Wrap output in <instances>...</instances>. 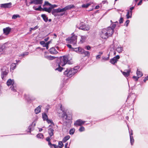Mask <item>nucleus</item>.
<instances>
[{
  "mask_svg": "<svg viewBox=\"0 0 148 148\" xmlns=\"http://www.w3.org/2000/svg\"><path fill=\"white\" fill-rule=\"evenodd\" d=\"M59 62H55L52 64V67L56 71L61 72L65 68L62 66H64L66 64H73V62L69 60L68 57L67 56H64L60 58Z\"/></svg>",
  "mask_w": 148,
  "mask_h": 148,
  "instance_id": "1",
  "label": "nucleus"
},
{
  "mask_svg": "<svg viewBox=\"0 0 148 148\" xmlns=\"http://www.w3.org/2000/svg\"><path fill=\"white\" fill-rule=\"evenodd\" d=\"M60 109L63 112L62 115V118L63 124L66 126H70L72 122V115L71 114H67L65 109L62 107V105H61Z\"/></svg>",
  "mask_w": 148,
  "mask_h": 148,
  "instance_id": "2",
  "label": "nucleus"
},
{
  "mask_svg": "<svg viewBox=\"0 0 148 148\" xmlns=\"http://www.w3.org/2000/svg\"><path fill=\"white\" fill-rule=\"evenodd\" d=\"M79 66H75L74 68H67L64 73V75L69 78L74 75L78 71Z\"/></svg>",
  "mask_w": 148,
  "mask_h": 148,
  "instance_id": "3",
  "label": "nucleus"
},
{
  "mask_svg": "<svg viewBox=\"0 0 148 148\" xmlns=\"http://www.w3.org/2000/svg\"><path fill=\"white\" fill-rule=\"evenodd\" d=\"M113 33L112 29L107 27L102 29L100 36L102 38L106 39L112 36Z\"/></svg>",
  "mask_w": 148,
  "mask_h": 148,
  "instance_id": "4",
  "label": "nucleus"
},
{
  "mask_svg": "<svg viewBox=\"0 0 148 148\" xmlns=\"http://www.w3.org/2000/svg\"><path fill=\"white\" fill-rule=\"evenodd\" d=\"M77 36L73 35L71 37H69L66 39V40L69 43H70L75 46L76 44Z\"/></svg>",
  "mask_w": 148,
  "mask_h": 148,
  "instance_id": "5",
  "label": "nucleus"
},
{
  "mask_svg": "<svg viewBox=\"0 0 148 148\" xmlns=\"http://www.w3.org/2000/svg\"><path fill=\"white\" fill-rule=\"evenodd\" d=\"M1 77L3 80H4L5 77L7 75L9 72L8 68L6 66H3L1 69Z\"/></svg>",
  "mask_w": 148,
  "mask_h": 148,
  "instance_id": "6",
  "label": "nucleus"
},
{
  "mask_svg": "<svg viewBox=\"0 0 148 148\" xmlns=\"http://www.w3.org/2000/svg\"><path fill=\"white\" fill-rule=\"evenodd\" d=\"M77 27L79 29H81L84 31H88L90 29L89 26H86L83 22L80 23L79 25L77 26Z\"/></svg>",
  "mask_w": 148,
  "mask_h": 148,
  "instance_id": "7",
  "label": "nucleus"
},
{
  "mask_svg": "<svg viewBox=\"0 0 148 148\" xmlns=\"http://www.w3.org/2000/svg\"><path fill=\"white\" fill-rule=\"evenodd\" d=\"M43 0H32L29 2V5L34 4L35 5H41L43 3Z\"/></svg>",
  "mask_w": 148,
  "mask_h": 148,
  "instance_id": "8",
  "label": "nucleus"
},
{
  "mask_svg": "<svg viewBox=\"0 0 148 148\" xmlns=\"http://www.w3.org/2000/svg\"><path fill=\"white\" fill-rule=\"evenodd\" d=\"M24 96L28 102L30 103L32 101L34 100L35 99V97H32L29 95H25Z\"/></svg>",
  "mask_w": 148,
  "mask_h": 148,
  "instance_id": "9",
  "label": "nucleus"
},
{
  "mask_svg": "<svg viewBox=\"0 0 148 148\" xmlns=\"http://www.w3.org/2000/svg\"><path fill=\"white\" fill-rule=\"evenodd\" d=\"M86 121H83L80 119H79L77 120L74 123V125L75 126H81Z\"/></svg>",
  "mask_w": 148,
  "mask_h": 148,
  "instance_id": "10",
  "label": "nucleus"
},
{
  "mask_svg": "<svg viewBox=\"0 0 148 148\" xmlns=\"http://www.w3.org/2000/svg\"><path fill=\"white\" fill-rule=\"evenodd\" d=\"M12 3L10 2L8 3L1 4H0V7L4 8H10L12 6Z\"/></svg>",
  "mask_w": 148,
  "mask_h": 148,
  "instance_id": "11",
  "label": "nucleus"
},
{
  "mask_svg": "<svg viewBox=\"0 0 148 148\" xmlns=\"http://www.w3.org/2000/svg\"><path fill=\"white\" fill-rule=\"evenodd\" d=\"M58 6L55 4L52 5L51 4V5L50 7L49 8H45V10H46L47 11V12L49 13H50L51 12V10L52 9L55 8L57 7Z\"/></svg>",
  "mask_w": 148,
  "mask_h": 148,
  "instance_id": "12",
  "label": "nucleus"
},
{
  "mask_svg": "<svg viewBox=\"0 0 148 148\" xmlns=\"http://www.w3.org/2000/svg\"><path fill=\"white\" fill-rule=\"evenodd\" d=\"M33 9L35 10L36 11H45L47 12V11L46 10H45V8H46V7L44 8H42L41 7V6L40 5H39L38 6V7L37 8H36L35 6H34L33 7Z\"/></svg>",
  "mask_w": 148,
  "mask_h": 148,
  "instance_id": "13",
  "label": "nucleus"
},
{
  "mask_svg": "<svg viewBox=\"0 0 148 148\" xmlns=\"http://www.w3.org/2000/svg\"><path fill=\"white\" fill-rule=\"evenodd\" d=\"M11 30V28L10 27H7L3 29V33L5 35H7L10 33Z\"/></svg>",
  "mask_w": 148,
  "mask_h": 148,
  "instance_id": "14",
  "label": "nucleus"
},
{
  "mask_svg": "<svg viewBox=\"0 0 148 148\" xmlns=\"http://www.w3.org/2000/svg\"><path fill=\"white\" fill-rule=\"evenodd\" d=\"M131 131H130V130H129V132L130 134L131 144L132 145L133 144V143H134V139L132 136V135L133 134L132 131V130H131Z\"/></svg>",
  "mask_w": 148,
  "mask_h": 148,
  "instance_id": "15",
  "label": "nucleus"
},
{
  "mask_svg": "<svg viewBox=\"0 0 148 148\" xmlns=\"http://www.w3.org/2000/svg\"><path fill=\"white\" fill-rule=\"evenodd\" d=\"M126 72H123L122 71H121L122 72L124 76L125 77H127L130 75L131 69H129L128 70H126Z\"/></svg>",
  "mask_w": 148,
  "mask_h": 148,
  "instance_id": "16",
  "label": "nucleus"
},
{
  "mask_svg": "<svg viewBox=\"0 0 148 148\" xmlns=\"http://www.w3.org/2000/svg\"><path fill=\"white\" fill-rule=\"evenodd\" d=\"M54 131V130L51 128H49L48 129V132L49 136H52L54 135L53 132Z\"/></svg>",
  "mask_w": 148,
  "mask_h": 148,
  "instance_id": "17",
  "label": "nucleus"
},
{
  "mask_svg": "<svg viewBox=\"0 0 148 148\" xmlns=\"http://www.w3.org/2000/svg\"><path fill=\"white\" fill-rule=\"evenodd\" d=\"M49 51L50 53L51 54H56L58 53V52L53 47L50 48L49 50Z\"/></svg>",
  "mask_w": 148,
  "mask_h": 148,
  "instance_id": "18",
  "label": "nucleus"
},
{
  "mask_svg": "<svg viewBox=\"0 0 148 148\" xmlns=\"http://www.w3.org/2000/svg\"><path fill=\"white\" fill-rule=\"evenodd\" d=\"M51 12L52 14L55 16H57V13L60 12L58 8L57 9H53L51 10Z\"/></svg>",
  "mask_w": 148,
  "mask_h": 148,
  "instance_id": "19",
  "label": "nucleus"
},
{
  "mask_svg": "<svg viewBox=\"0 0 148 148\" xmlns=\"http://www.w3.org/2000/svg\"><path fill=\"white\" fill-rule=\"evenodd\" d=\"M10 89L11 90L14 92H17V91L16 90V87L15 84L14 83H13L12 84V86H11L10 87Z\"/></svg>",
  "mask_w": 148,
  "mask_h": 148,
  "instance_id": "20",
  "label": "nucleus"
},
{
  "mask_svg": "<svg viewBox=\"0 0 148 148\" xmlns=\"http://www.w3.org/2000/svg\"><path fill=\"white\" fill-rule=\"evenodd\" d=\"M41 107V106H39L35 109L34 111L36 114H37L40 112Z\"/></svg>",
  "mask_w": 148,
  "mask_h": 148,
  "instance_id": "21",
  "label": "nucleus"
},
{
  "mask_svg": "<svg viewBox=\"0 0 148 148\" xmlns=\"http://www.w3.org/2000/svg\"><path fill=\"white\" fill-rule=\"evenodd\" d=\"M36 125L35 123H34L33 124V123H32V124H31L29 127L28 130V132H29L30 133L31 132L32 129V130H33L34 127Z\"/></svg>",
  "mask_w": 148,
  "mask_h": 148,
  "instance_id": "22",
  "label": "nucleus"
},
{
  "mask_svg": "<svg viewBox=\"0 0 148 148\" xmlns=\"http://www.w3.org/2000/svg\"><path fill=\"white\" fill-rule=\"evenodd\" d=\"M118 23V21H116V22H114V23L111 24V27H108V28H110L112 29L113 31V33H114V28L115 27L116 25V24Z\"/></svg>",
  "mask_w": 148,
  "mask_h": 148,
  "instance_id": "23",
  "label": "nucleus"
},
{
  "mask_svg": "<svg viewBox=\"0 0 148 148\" xmlns=\"http://www.w3.org/2000/svg\"><path fill=\"white\" fill-rule=\"evenodd\" d=\"M116 50L119 53H121L123 51V48L120 45L119 46L116 48Z\"/></svg>",
  "mask_w": 148,
  "mask_h": 148,
  "instance_id": "24",
  "label": "nucleus"
},
{
  "mask_svg": "<svg viewBox=\"0 0 148 148\" xmlns=\"http://www.w3.org/2000/svg\"><path fill=\"white\" fill-rule=\"evenodd\" d=\"M44 57L47 59L49 60H53L55 58V57L52 56H47L46 55H45L44 56Z\"/></svg>",
  "mask_w": 148,
  "mask_h": 148,
  "instance_id": "25",
  "label": "nucleus"
},
{
  "mask_svg": "<svg viewBox=\"0 0 148 148\" xmlns=\"http://www.w3.org/2000/svg\"><path fill=\"white\" fill-rule=\"evenodd\" d=\"M14 83V80H12L11 79H9L6 82L7 85L9 86L12 84Z\"/></svg>",
  "mask_w": 148,
  "mask_h": 148,
  "instance_id": "26",
  "label": "nucleus"
},
{
  "mask_svg": "<svg viewBox=\"0 0 148 148\" xmlns=\"http://www.w3.org/2000/svg\"><path fill=\"white\" fill-rule=\"evenodd\" d=\"M47 123L48 124L51 123L52 125H50L49 126V127H50L52 126V127H53L52 126H54V124L53 123L52 120L51 119H48L46 120Z\"/></svg>",
  "mask_w": 148,
  "mask_h": 148,
  "instance_id": "27",
  "label": "nucleus"
},
{
  "mask_svg": "<svg viewBox=\"0 0 148 148\" xmlns=\"http://www.w3.org/2000/svg\"><path fill=\"white\" fill-rule=\"evenodd\" d=\"M41 17L43 18V20L46 22H47L48 21V18L47 15L45 14H42L41 15Z\"/></svg>",
  "mask_w": 148,
  "mask_h": 148,
  "instance_id": "28",
  "label": "nucleus"
},
{
  "mask_svg": "<svg viewBox=\"0 0 148 148\" xmlns=\"http://www.w3.org/2000/svg\"><path fill=\"white\" fill-rule=\"evenodd\" d=\"M74 7L75 6L73 4L69 5L65 7L66 10L71 9Z\"/></svg>",
  "mask_w": 148,
  "mask_h": 148,
  "instance_id": "29",
  "label": "nucleus"
},
{
  "mask_svg": "<svg viewBox=\"0 0 148 148\" xmlns=\"http://www.w3.org/2000/svg\"><path fill=\"white\" fill-rule=\"evenodd\" d=\"M42 116L44 121H46L48 119L47 114L45 113H42Z\"/></svg>",
  "mask_w": 148,
  "mask_h": 148,
  "instance_id": "30",
  "label": "nucleus"
},
{
  "mask_svg": "<svg viewBox=\"0 0 148 148\" xmlns=\"http://www.w3.org/2000/svg\"><path fill=\"white\" fill-rule=\"evenodd\" d=\"M70 136L69 135H67L64 137L62 140V141L63 142H66L67 140H68L70 138Z\"/></svg>",
  "mask_w": 148,
  "mask_h": 148,
  "instance_id": "31",
  "label": "nucleus"
},
{
  "mask_svg": "<svg viewBox=\"0 0 148 148\" xmlns=\"http://www.w3.org/2000/svg\"><path fill=\"white\" fill-rule=\"evenodd\" d=\"M83 54L85 56L89 57L90 55V53L88 51L84 50Z\"/></svg>",
  "mask_w": 148,
  "mask_h": 148,
  "instance_id": "32",
  "label": "nucleus"
},
{
  "mask_svg": "<svg viewBox=\"0 0 148 148\" xmlns=\"http://www.w3.org/2000/svg\"><path fill=\"white\" fill-rule=\"evenodd\" d=\"M117 61L116 59H115L113 58L111 59L110 60V62L112 64H114L115 63H116Z\"/></svg>",
  "mask_w": 148,
  "mask_h": 148,
  "instance_id": "33",
  "label": "nucleus"
},
{
  "mask_svg": "<svg viewBox=\"0 0 148 148\" xmlns=\"http://www.w3.org/2000/svg\"><path fill=\"white\" fill-rule=\"evenodd\" d=\"M136 74L138 77H139V78L142 76L143 75L142 72L140 71H138V69L137 70Z\"/></svg>",
  "mask_w": 148,
  "mask_h": 148,
  "instance_id": "34",
  "label": "nucleus"
},
{
  "mask_svg": "<svg viewBox=\"0 0 148 148\" xmlns=\"http://www.w3.org/2000/svg\"><path fill=\"white\" fill-rule=\"evenodd\" d=\"M36 137L38 138L42 139L43 138V135L41 133H39L36 135Z\"/></svg>",
  "mask_w": 148,
  "mask_h": 148,
  "instance_id": "35",
  "label": "nucleus"
},
{
  "mask_svg": "<svg viewBox=\"0 0 148 148\" xmlns=\"http://www.w3.org/2000/svg\"><path fill=\"white\" fill-rule=\"evenodd\" d=\"M84 50L81 47H79V50L78 51V53L83 54Z\"/></svg>",
  "mask_w": 148,
  "mask_h": 148,
  "instance_id": "36",
  "label": "nucleus"
},
{
  "mask_svg": "<svg viewBox=\"0 0 148 148\" xmlns=\"http://www.w3.org/2000/svg\"><path fill=\"white\" fill-rule=\"evenodd\" d=\"M86 39V36H81V39L80 40V42H81L82 43L84 42L85 40Z\"/></svg>",
  "mask_w": 148,
  "mask_h": 148,
  "instance_id": "37",
  "label": "nucleus"
},
{
  "mask_svg": "<svg viewBox=\"0 0 148 148\" xmlns=\"http://www.w3.org/2000/svg\"><path fill=\"white\" fill-rule=\"evenodd\" d=\"M20 16L18 14H14L12 17V19H16L17 18H20Z\"/></svg>",
  "mask_w": 148,
  "mask_h": 148,
  "instance_id": "38",
  "label": "nucleus"
},
{
  "mask_svg": "<svg viewBox=\"0 0 148 148\" xmlns=\"http://www.w3.org/2000/svg\"><path fill=\"white\" fill-rule=\"evenodd\" d=\"M16 65L15 63H12L10 66V69L14 70L16 68Z\"/></svg>",
  "mask_w": 148,
  "mask_h": 148,
  "instance_id": "39",
  "label": "nucleus"
},
{
  "mask_svg": "<svg viewBox=\"0 0 148 148\" xmlns=\"http://www.w3.org/2000/svg\"><path fill=\"white\" fill-rule=\"evenodd\" d=\"M51 5V4L49 3L48 1H45V2L44 3L43 5V7H44L45 6H50Z\"/></svg>",
  "mask_w": 148,
  "mask_h": 148,
  "instance_id": "40",
  "label": "nucleus"
},
{
  "mask_svg": "<svg viewBox=\"0 0 148 148\" xmlns=\"http://www.w3.org/2000/svg\"><path fill=\"white\" fill-rule=\"evenodd\" d=\"M102 61H107L108 60L109 58V57L108 56V57H105L104 56H102Z\"/></svg>",
  "mask_w": 148,
  "mask_h": 148,
  "instance_id": "41",
  "label": "nucleus"
},
{
  "mask_svg": "<svg viewBox=\"0 0 148 148\" xmlns=\"http://www.w3.org/2000/svg\"><path fill=\"white\" fill-rule=\"evenodd\" d=\"M58 147L60 148H62L64 146V145L63 144L62 142L61 141H60L58 142Z\"/></svg>",
  "mask_w": 148,
  "mask_h": 148,
  "instance_id": "42",
  "label": "nucleus"
},
{
  "mask_svg": "<svg viewBox=\"0 0 148 148\" xmlns=\"http://www.w3.org/2000/svg\"><path fill=\"white\" fill-rule=\"evenodd\" d=\"M126 16L127 19L131 18L132 17V16L130 14V12H127Z\"/></svg>",
  "mask_w": 148,
  "mask_h": 148,
  "instance_id": "43",
  "label": "nucleus"
},
{
  "mask_svg": "<svg viewBox=\"0 0 148 148\" xmlns=\"http://www.w3.org/2000/svg\"><path fill=\"white\" fill-rule=\"evenodd\" d=\"M75 130L74 128L71 129L69 130V134H70L73 135L75 132Z\"/></svg>",
  "mask_w": 148,
  "mask_h": 148,
  "instance_id": "44",
  "label": "nucleus"
},
{
  "mask_svg": "<svg viewBox=\"0 0 148 148\" xmlns=\"http://www.w3.org/2000/svg\"><path fill=\"white\" fill-rule=\"evenodd\" d=\"M90 5V4L89 3H87L86 4H83L82 5V8H87Z\"/></svg>",
  "mask_w": 148,
  "mask_h": 148,
  "instance_id": "45",
  "label": "nucleus"
},
{
  "mask_svg": "<svg viewBox=\"0 0 148 148\" xmlns=\"http://www.w3.org/2000/svg\"><path fill=\"white\" fill-rule=\"evenodd\" d=\"M58 9L59 10V11L60 12H64V11H66V10L65 7L62 9H61L60 8H58Z\"/></svg>",
  "mask_w": 148,
  "mask_h": 148,
  "instance_id": "46",
  "label": "nucleus"
},
{
  "mask_svg": "<svg viewBox=\"0 0 148 148\" xmlns=\"http://www.w3.org/2000/svg\"><path fill=\"white\" fill-rule=\"evenodd\" d=\"M85 129L83 126H81L79 129V130L80 132H82L85 131Z\"/></svg>",
  "mask_w": 148,
  "mask_h": 148,
  "instance_id": "47",
  "label": "nucleus"
},
{
  "mask_svg": "<svg viewBox=\"0 0 148 148\" xmlns=\"http://www.w3.org/2000/svg\"><path fill=\"white\" fill-rule=\"evenodd\" d=\"M52 139V136H48L46 138V140L47 141H51V139Z\"/></svg>",
  "mask_w": 148,
  "mask_h": 148,
  "instance_id": "48",
  "label": "nucleus"
},
{
  "mask_svg": "<svg viewBox=\"0 0 148 148\" xmlns=\"http://www.w3.org/2000/svg\"><path fill=\"white\" fill-rule=\"evenodd\" d=\"M123 18L121 17L119 20V22L120 24H121L123 22Z\"/></svg>",
  "mask_w": 148,
  "mask_h": 148,
  "instance_id": "49",
  "label": "nucleus"
},
{
  "mask_svg": "<svg viewBox=\"0 0 148 148\" xmlns=\"http://www.w3.org/2000/svg\"><path fill=\"white\" fill-rule=\"evenodd\" d=\"M129 23H130V20H127L125 23V24H124L125 26L126 27L127 26Z\"/></svg>",
  "mask_w": 148,
  "mask_h": 148,
  "instance_id": "50",
  "label": "nucleus"
},
{
  "mask_svg": "<svg viewBox=\"0 0 148 148\" xmlns=\"http://www.w3.org/2000/svg\"><path fill=\"white\" fill-rule=\"evenodd\" d=\"M73 51L76 52L78 53V51L79 50V47L78 48H74V49H73Z\"/></svg>",
  "mask_w": 148,
  "mask_h": 148,
  "instance_id": "51",
  "label": "nucleus"
},
{
  "mask_svg": "<svg viewBox=\"0 0 148 148\" xmlns=\"http://www.w3.org/2000/svg\"><path fill=\"white\" fill-rule=\"evenodd\" d=\"M40 44L41 45H42L44 47V46L45 45L46 43H45L44 41H42L40 42Z\"/></svg>",
  "mask_w": 148,
  "mask_h": 148,
  "instance_id": "52",
  "label": "nucleus"
},
{
  "mask_svg": "<svg viewBox=\"0 0 148 148\" xmlns=\"http://www.w3.org/2000/svg\"><path fill=\"white\" fill-rule=\"evenodd\" d=\"M133 78L135 79V81H136L138 80V79L139 78V77L138 76L136 77V76H133Z\"/></svg>",
  "mask_w": 148,
  "mask_h": 148,
  "instance_id": "53",
  "label": "nucleus"
},
{
  "mask_svg": "<svg viewBox=\"0 0 148 148\" xmlns=\"http://www.w3.org/2000/svg\"><path fill=\"white\" fill-rule=\"evenodd\" d=\"M91 48V47L89 45L86 46L85 47V49L87 50H90Z\"/></svg>",
  "mask_w": 148,
  "mask_h": 148,
  "instance_id": "54",
  "label": "nucleus"
},
{
  "mask_svg": "<svg viewBox=\"0 0 148 148\" xmlns=\"http://www.w3.org/2000/svg\"><path fill=\"white\" fill-rule=\"evenodd\" d=\"M3 47H4V46H0V52L2 51L3 50Z\"/></svg>",
  "mask_w": 148,
  "mask_h": 148,
  "instance_id": "55",
  "label": "nucleus"
},
{
  "mask_svg": "<svg viewBox=\"0 0 148 148\" xmlns=\"http://www.w3.org/2000/svg\"><path fill=\"white\" fill-rule=\"evenodd\" d=\"M38 27L37 25L35 27H33V28H31L30 29H31L32 30H36V29H38Z\"/></svg>",
  "mask_w": 148,
  "mask_h": 148,
  "instance_id": "56",
  "label": "nucleus"
},
{
  "mask_svg": "<svg viewBox=\"0 0 148 148\" xmlns=\"http://www.w3.org/2000/svg\"><path fill=\"white\" fill-rule=\"evenodd\" d=\"M67 46L69 48L71 49H74V48L72 47L71 45L70 44H67Z\"/></svg>",
  "mask_w": 148,
  "mask_h": 148,
  "instance_id": "57",
  "label": "nucleus"
},
{
  "mask_svg": "<svg viewBox=\"0 0 148 148\" xmlns=\"http://www.w3.org/2000/svg\"><path fill=\"white\" fill-rule=\"evenodd\" d=\"M114 58L115 59H116L117 61V60L120 57L119 55H117L116 56L114 57Z\"/></svg>",
  "mask_w": 148,
  "mask_h": 148,
  "instance_id": "58",
  "label": "nucleus"
},
{
  "mask_svg": "<svg viewBox=\"0 0 148 148\" xmlns=\"http://www.w3.org/2000/svg\"><path fill=\"white\" fill-rule=\"evenodd\" d=\"M48 45H49V43H46L45 45L44 46V47H46V49H48L49 48Z\"/></svg>",
  "mask_w": 148,
  "mask_h": 148,
  "instance_id": "59",
  "label": "nucleus"
},
{
  "mask_svg": "<svg viewBox=\"0 0 148 148\" xmlns=\"http://www.w3.org/2000/svg\"><path fill=\"white\" fill-rule=\"evenodd\" d=\"M53 147L54 148H58V146L56 144H53L52 145V148H53Z\"/></svg>",
  "mask_w": 148,
  "mask_h": 148,
  "instance_id": "60",
  "label": "nucleus"
},
{
  "mask_svg": "<svg viewBox=\"0 0 148 148\" xmlns=\"http://www.w3.org/2000/svg\"><path fill=\"white\" fill-rule=\"evenodd\" d=\"M148 80V76L145 77L144 79H143V81L144 82H145L146 81Z\"/></svg>",
  "mask_w": 148,
  "mask_h": 148,
  "instance_id": "61",
  "label": "nucleus"
},
{
  "mask_svg": "<svg viewBox=\"0 0 148 148\" xmlns=\"http://www.w3.org/2000/svg\"><path fill=\"white\" fill-rule=\"evenodd\" d=\"M68 144V143H66L64 145L65 148H69V147H67Z\"/></svg>",
  "mask_w": 148,
  "mask_h": 148,
  "instance_id": "62",
  "label": "nucleus"
},
{
  "mask_svg": "<svg viewBox=\"0 0 148 148\" xmlns=\"http://www.w3.org/2000/svg\"><path fill=\"white\" fill-rule=\"evenodd\" d=\"M142 3V0H140L139 2L138 3V5H141Z\"/></svg>",
  "mask_w": 148,
  "mask_h": 148,
  "instance_id": "63",
  "label": "nucleus"
},
{
  "mask_svg": "<svg viewBox=\"0 0 148 148\" xmlns=\"http://www.w3.org/2000/svg\"><path fill=\"white\" fill-rule=\"evenodd\" d=\"M111 47H112V48L113 49H115V47H114V44H113L110 46Z\"/></svg>",
  "mask_w": 148,
  "mask_h": 148,
  "instance_id": "64",
  "label": "nucleus"
}]
</instances>
